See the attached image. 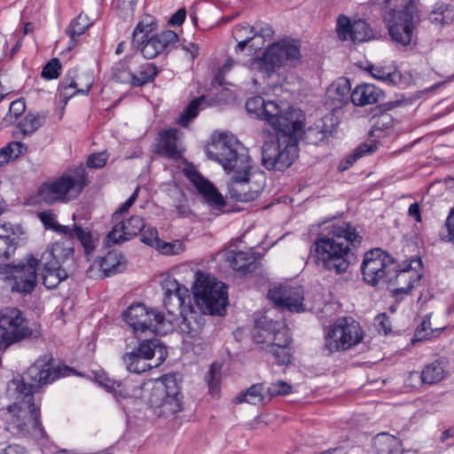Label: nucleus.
Masks as SVG:
<instances>
[{
    "label": "nucleus",
    "instance_id": "nucleus-1",
    "mask_svg": "<svg viewBox=\"0 0 454 454\" xmlns=\"http://www.w3.org/2000/svg\"><path fill=\"white\" fill-rule=\"evenodd\" d=\"M64 375L52 356L46 354L29 366L20 380H11L7 393L18 402L10 406V411L15 412L6 419V430L20 437L27 436L31 429L43 435L45 432L40 420V407L35 405L33 395L44 385Z\"/></svg>",
    "mask_w": 454,
    "mask_h": 454
},
{
    "label": "nucleus",
    "instance_id": "nucleus-2",
    "mask_svg": "<svg viewBox=\"0 0 454 454\" xmlns=\"http://www.w3.org/2000/svg\"><path fill=\"white\" fill-rule=\"evenodd\" d=\"M362 240V236L351 223H333L328 227L327 234L318 237L314 242L312 259L321 270L343 274L349 268L352 247H358Z\"/></svg>",
    "mask_w": 454,
    "mask_h": 454
},
{
    "label": "nucleus",
    "instance_id": "nucleus-3",
    "mask_svg": "<svg viewBox=\"0 0 454 454\" xmlns=\"http://www.w3.org/2000/svg\"><path fill=\"white\" fill-rule=\"evenodd\" d=\"M302 121L296 116L278 128L277 139L264 142L262 147V165L270 171H285L299 155V136L302 131Z\"/></svg>",
    "mask_w": 454,
    "mask_h": 454
},
{
    "label": "nucleus",
    "instance_id": "nucleus-4",
    "mask_svg": "<svg viewBox=\"0 0 454 454\" xmlns=\"http://www.w3.org/2000/svg\"><path fill=\"white\" fill-rule=\"evenodd\" d=\"M206 153L208 159L222 165L229 175L228 181L253 176L255 171H261L254 165L248 149L232 136L221 135L207 147Z\"/></svg>",
    "mask_w": 454,
    "mask_h": 454
},
{
    "label": "nucleus",
    "instance_id": "nucleus-5",
    "mask_svg": "<svg viewBox=\"0 0 454 454\" xmlns=\"http://www.w3.org/2000/svg\"><path fill=\"white\" fill-rule=\"evenodd\" d=\"M252 337L255 343L261 344V348L271 354L278 364H291L292 336L290 329L282 320H274L267 315L255 318L252 329Z\"/></svg>",
    "mask_w": 454,
    "mask_h": 454
},
{
    "label": "nucleus",
    "instance_id": "nucleus-6",
    "mask_svg": "<svg viewBox=\"0 0 454 454\" xmlns=\"http://www.w3.org/2000/svg\"><path fill=\"white\" fill-rule=\"evenodd\" d=\"M402 267L387 252L381 248L367 251L361 264L363 280L371 286L389 285L399 280H407V269Z\"/></svg>",
    "mask_w": 454,
    "mask_h": 454
},
{
    "label": "nucleus",
    "instance_id": "nucleus-7",
    "mask_svg": "<svg viewBox=\"0 0 454 454\" xmlns=\"http://www.w3.org/2000/svg\"><path fill=\"white\" fill-rule=\"evenodd\" d=\"M382 11L392 40L403 46L410 44L417 11L414 0H385Z\"/></svg>",
    "mask_w": 454,
    "mask_h": 454
},
{
    "label": "nucleus",
    "instance_id": "nucleus-8",
    "mask_svg": "<svg viewBox=\"0 0 454 454\" xmlns=\"http://www.w3.org/2000/svg\"><path fill=\"white\" fill-rule=\"evenodd\" d=\"M157 27L155 19L146 15L137 23L132 33L131 45L140 50L144 58L153 59L176 44L178 35L172 30L150 35Z\"/></svg>",
    "mask_w": 454,
    "mask_h": 454
},
{
    "label": "nucleus",
    "instance_id": "nucleus-9",
    "mask_svg": "<svg viewBox=\"0 0 454 454\" xmlns=\"http://www.w3.org/2000/svg\"><path fill=\"white\" fill-rule=\"evenodd\" d=\"M192 294L195 304L204 314L222 316L228 305L227 286L202 271L196 273Z\"/></svg>",
    "mask_w": 454,
    "mask_h": 454
},
{
    "label": "nucleus",
    "instance_id": "nucleus-10",
    "mask_svg": "<svg viewBox=\"0 0 454 454\" xmlns=\"http://www.w3.org/2000/svg\"><path fill=\"white\" fill-rule=\"evenodd\" d=\"M148 402L159 417L174 416L184 408L181 387L175 374H164L155 380Z\"/></svg>",
    "mask_w": 454,
    "mask_h": 454
},
{
    "label": "nucleus",
    "instance_id": "nucleus-11",
    "mask_svg": "<svg viewBox=\"0 0 454 454\" xmlns=\"http://www.w3.org/2000/svg\"><path fill=\"white\" fill-rule=\"evenodd\" d=\"M167 356L168 351L160 340L153 338L139 341L131 351L122 355L121 361L128 372L141 374L158 367Z\"/></svg>",
    "mask_w": 454,
    "mask_h": 454
},
{
    "label": "nucleus",
    "instance_id": "nucleus-12",
    "mask_svg": "<svg viewBox=\"0 0 454 454\" xmlns=\"http://www.w3.org/2000/svg\"><path fill=\"white\" fill-rule=\"evenodd\" d=\"M88 172L84 165L70 168L60 177L46 184L41 195L47 202L76 199L89 184Z\"/></svg>",
    "mask_w": 454,
    "mask_h": 454
},
{
    "label": "nucleus",
    "instance_id": "nucleus-13",
    "mask_svg": "<svg viewBox=\"0 0 454 454\" xmlns=\"http://www.w3.org/2000/svg\"><path fill=\"white\" fill-rule=\"evenodd\" d=\"M364 330L351 317H342L334 321L324 338V349L329 355L349 350L364 340Z\"/></svg>",
    "mask_w": 454,
    "mask_h": 454
},
{
    "label": "nucleus",
    "instance_id": "nucleus-14",
    "mask_svg": "<svg viewBox=\"0 0 454 454\" xmlns=\"http://www.w3.org/2000/svg\"><path fill=\"white\" fill-rule=\"evenodd\" d=\"M73 254L74 247L61 241L53 243L42 254L38 265L43 266V284L47 289L57 287L62 280L67 278V272L63 267L72 259Z\"/></svg>",
    "mask_w": 454,
    "mask_h": 454
},
{
    "label": "nucleus",
    "instance_id": "nucleus-15",
    "mask_svg": "<svg viewBox=\"0 0 454 454\" xmlns=\"http://www.w3.org/2000/svg\"><path fill=\"white\" fill-rule=\"evenodd\" d=\"M33 335L34 332L21 310L12 307L0 310V350H6Z\"/></svg>",
    "mask_w": 454,
    "mask_h": 454
},
{
    "label": "nucleus",
    "instance_id": "nucleus-16",
    "mask_svg": "<svg viewBox=\"0 0 454 454\" xmlns=\"http://www.w3.org/2000/svg\"><path fill=\"white\" fill-rule=\"evenodd\" d=\"M38 260L30 256L26 263L6 264L0 274L10 281L11 291L23 295L30 294L37 284Z\"/></svg>",
    "mask_w": 454,
    "mask_h": 454
},
{
    "label": "nucleus",
    "instance_id": "nucleus-17",
    "mask_svg": "<svg viewBox=\"0 0 454 454\" xmlns=\"http://www.w3.org/2000/svg\"><path fill=\"white\" fill-rule=\"evenodd\" d=\"M246 109L248 114H254L256 119L265 121L273 129L296 119L298 115L293 107H288V110L284 113L276 101H266L261 96L248 98L246 102Z\"/></svg>",
    "mask_w": 454,
    "mask_h": 454
},
{
    "label": "nucleus",
    "instance_id": "nucleus-18",
    "mask_svg": "<svg viewBox=\"0 0 454 454\" xmlns=\"http://www.w3.org/2000/svg\"><path fill=\"white\" fill-rule=\"evenodd\" d=\"M124 321L132 328L133 332L142 333L146 331L157 332L164 324L165 316L157 309H149L144 303H132L123 312Z\"/></svg>",
    "mask_w": 454,
    "mask_h": 454
},
{
    "label": "nucleus",
    "instance_id": "nucleus-19",
    "mask_svg": "<svg viewBox=\"0 0 454 454\" xmlns=\"http://www.w3.org/2000/svg\"><path fill=\"white\" fill-rule=\"evenodd\" d=\"M300 47L294 43L280 41L272 43L264 51L260 59L261 69L268 75H270L279 67L288 61L296 62L300 59Z\"/></svg>",
    "mask_w": 454,
    "mask_h": 454
},
{
    "label": "nucleus",
    "instance_id": "nucleus-20",
    "mask_svg": "<svg viewBox=\"0 0 454 454\" xmlns=\"http://www.w3.org/2000/svg\"><path fill=\"white\" fill-rule=\"evenodd\" d=\"M266 185V176L263 171H255L243 178L227 182V192L231 199L239 202L255 200Z\"/></svg>",
    "mask_w": 454,
    "mask_h": 454
},
{
    "label": "nucleus",
    "instance_id": "nucleus-21",
    "mask_svg": "<svg viewBox=\"0 0 454 454\" xmlns=\"http://www.w3.org/2000/svg\"><path fill=\"white\" fill-rule=\"evenodd\" d=\"M93 85V78L89 74H80L77 69H69L61 80L58 90L61 100L67 101L77 94L88 95Z\"/></svg>",
    "mask_w": 454,
    "mask_h": 454
},
{
    "label": "nucleus",
    "instance_id": "nucleus-22",
    "mask_svg": "<svg viewBox=\"0 0 454 454\" xmlns=\"http://www.w3.org/2000/svg\"><path fill=\"white\" fill-rule=\"evenodd\" d=\"M303 294L301 286L281 285L270 289L268 297L279 309L299 313L304 311Z\"/></svg>",
    "mask_w": 454,
    "mask_h": 454
},
{
    "label": "nucleus",
    "instance_id": "nucleus-23",
    "mask_svg": "<svg viewBox=\"0 0 454 454\" xmlns=\"http://www.w3.org/2000/svg\"><path fill=\"white\" fill-rule=\"evenodd\" d=\"M303 294L301 286L281 285L270 289L268 297L279 309L299 313L304 311Z\"/></svg>",
    "mask_w": 454,
    "mask_h": 454
},
{
    "label": "nucleus",
    "instance_id": "nucleus-24",
    "mask_svg": "<svg viewBox=\"0 0 454 454\" xmlns=\"http://www.w3.org/2000/svg\"><path fill=\"white\" fill-rule=\"evenodd\" d=\"M125 264L124 255L117 250H111L94 262L86 270V275L90 278H105L121 272Z\"/></svg>",
    "mask_w": 454,
    "mask_h": 454
},
{
    "label": "nucleus",
    "instance_id": "nucleus-25",
    "mask_svg": "<svg viewBox=\"0 0 454 454\" xmlns=\"http://www.w3.org/2000/svg\"><path fill=\"white\" fill-rule=\"evenodd\" d=\"M121 65L123 68L115 70V77L122 82H129L132 87H142L153 82L159 74L157 66L149 62L140 64L134 71H130L125 64Z\"/></svg>",
    "mask_w": 454,
    "mask_h": 454
},
{
    "label": "nucleus",
    "instance_id": "nucleus-26",
    "mask_svg": "<svg viewBox=\"0 0 454 454\" xmlns=\"http://www.w3.org/2000/svg\"><path fill=\"white\" fill-rule=\"evenodd\" d=\"M187 177L211 207L222 209L225 207L226 203L222 194L216 190L213 184L201 174L195 170L189 171Z\"/></svg>",
    "mask_w": 454,
    "mask_h": 454
},
{
    "label": "nucleus",
    "instance_id": "nucleus-27",
    "mask_svg": "<svg viewBox=\"0 0 454 454\" xmlns=\"http://www.w3.org/2000/svg\"><path fill=\"white\" fill-rule=\"evenodd\" d=\"M144 219L138 215H133L125 222L116 223L106 236L107 243L114 244L129 240L139 234L145 228Z\"/></svg>",
    "mask_w": 454,
    "mask_h": 454
},
{
    "label": "nucleus",
    "instance_id": "nucleus-28",
    "mask_svg": "<svg viewBox=\"0 0 454 454\" xmlns=\"http://www.w3.org/2000/svg\"><path fill=\"white\" fill-rule=\"evenodd\" d=\"M327 104L333 109L341 108L352 102L351 84L348 79L341 77L334 81L326 90Z\"/></svg>",
    "mask_w": 454,
    "mask_h": 454
},
{
    "label": "nucleus",
    "instance_id": "nucleus-29",
    "mask_svg": "<svg viewBox=\"0 0 454 454\" xmlns=\"http://www.w3.org/2000/svg\"><path fill=\"white\" fill-rule=\"evenodd\" d=\"M334 130L332 117L325 116L303 131V140L308 144L319 145L327 141Z\"/></svg>",
    "mask_w": 454,
    "mask_h": 454
},
{
    "label": "nucleus",
    "instance_id": "nucleus-30",
    "mask_svg": "<svg viewBox=\"0 0 454 454\" xmlns=\"http://www.w3.org/2000/svg\"><path fill=\"white\" fill-rule=\"evenodd\" d=\"M177 134L178 129L176 128L160 131L157 144L158 153L170 159H179L182 155V152L177 148Z\"/></svg>",
    "mask_w": 454,
    "mask_h": 454
},
{
    "label": "nucleus",
    "instance_id": "nucleus-31",
    "mask_svg": "<svg viewBox=\"0 0 454 454\" xmlns=\"http://www.w3.org/2000/svg\"><path fill=\"white\" fill-rule=\"evenodd\" d=\"M383 98V90L370 83L359 84L352 90V103L355 106L376 104Z\"/></svg>",
    "mask_w": 454,
    "mask_h": 454
},
{
    "label": "nucleus",
    "instance_id": "nucleus-32",
    "mask_svg": "<svg viewBox=\"0 0 454 454\" xmlns=\"http://www.w3.org/2000/svg\"><path fill=\"white\" fill-rule=\"evenodd\" d=\"M65 236H67L70 239H76L82 245L87 260L89 261L90 259L97 246L98 239H94L91 231L88 228H82L81 225L74 223L73 228H70V231L67 232Z\"/></svg>",
    "mask_w": 454,
    "mask_h": 454
},
{
    "label": "nucleus",
    "instance_id": "nucleus-33",
    "mask_svg": "<svg viewBox=\"0 0 454 454\" xmlns=\"http://www.w3.org/2000/svg\"><path fill=\"white\" fill-rule=\"evenodd\" d=\"M173 325H176L181 333L193 338L201 332V325L196 320L192 306V312L184 311V309L179 311V314L174 318Z\"/></svg>",
    "mask_w": 454,
    "mask_h": 454
},
{
    "label": "nucleus",
    "instance_id": "nucleus-34",
    "mask_svg": "<svg viewBox=\"0 0 454 454\" xmlns=\"http://www.w3.org/2000/svg\"><path fill=\"white\" fill-rule=\"evenodd\" d=\"M402 441L387 433L378 434L373 438L376 454H403Z\"/></svg>",
    "mask_w": 454,
    "mask_h": 454
},
{
    "label": "nucleus",
    "instance_id": "nucleus-35",
    "mask_svg": "<svg viewBox=\"0 0 454 454\" xmlns=\"http://www.w3.org/2000/svg\"><path fill=\"white\" fill-rule=\"evenodd\" d=\"M231 264L234 270L243 274L254 272L259 268L256 254L244 251L235 253Z\"/></svg>",
    "mask_w": 454,
    "mask_h": 454
},
{
    "label": "nucleus",
    "instance_id": "nucleus-36",
    "mask_svg": "<svg viewBox=\"0 0 454 454\" xmlns=\"http://www.w3.org/2000/svg\"><path fill=\"white\" fill-rule=\"evenodd\" d=\"M368 71L374 78L389 85H399L403 79L401 72L395 66L370 65Z\"/></svg>",
    "mask_w": 454,
    "mask_h": 454
},
{
    "label": "nucleus",
    "instance_id": "nucleus-37",
    "mask_svg": "<svg viewBox=\"0 0 454 454\" xmlns=\"http://www.w3.org/2000/svg\"><path fill=\"white\" fill-rule=\"evenodd\" d=\"M444 368L439 360H435L426 365L421 372H413L412 376L420 378L422 383L432 385L441 381L444 378Z\"/></svg>",
    "mask_w": 454,
    "mask_h": 454
},
{
    "label": "nucleus",
    "instance_id": "nucleus-38",
    "mask_svg": "<svg viewBox=\"0 0 454 454\" xmlns=\"http://www.w3.org/2000/svg\"><path fill=\"white\" fill-rule=\"evenodd\" d=\"M265 387L262 383L252 385L246 391H241L235 397L236 403H247L253 405H258L264 403L268 396L264 393Z\"/></svg>",
    "mask_w": 454,
    "mask_h": 454
},
{
    "label": "nucleus",
    "instance_id": "nucleus-39",
    "mask_svg": "<svg viewBox=\"0 0 454 454\" xmlns=\"http://www.w3.org/2000/svg\"><path fill=\"white\" fill-rule=\"evenodd\" d=\"M90 27V20L86 15L80 13L76 16L66 28V34L69 36V48L74 47L79 42V37L82 35Z\"/></svg>",
    "mask_w": 454,
    "mask_h": 454
},
{
    "label": "nucleus",
    "instance_id": "nucleus-40",
    "mask_svg": "<svg viewBox=\"0 0 454 454\" xmlns=\"http://www.w3.org/2000/svg\"><path fill=\"white\" fill-rule=\"evenodd\" d=\"M232 35L238 42L236 51H243L246 47L250 49L251 43H255V34L253 26L248 23L236 25L232 30Z\"/></svg>",
    "mask_w": 454,
    "mask_h": 454
},
{
    "label": "nucleus",
    "instance_id": "nucleus-41",
    "mask_svg": "<svg viewBox=\"0 0 454 454\" xmlns=\"http://www.w3.org/2000/svg\"><path fill=\"white\" fill-rule=\"evenodd\" d=\"M377 149V145L373 143H363L354 149L352 153L344 157L338 165L339 171L342 172L352 167L357 160L367 155L372 154Z\"/></svg>",
    "mask_w": 454,
    "mask_h": 454
},
{
    "label": "nucleus",
    "instance_id": "nucleus-42",
    "mask_svg": "<svg viewBox=\"0 0 454 454\" xmlns=\"http://www.w3.org/2000/svg\"><path fill=\"white\" fill-rule=\"evenodd\" d=\"M417 262L420 263V260H412L410 262H404L403 267L409 266L407 269V280H399L393 284L387 285V288L393 294V296H398L399 294H408L414 287V280L418 279V276L415 272L411 271V262Z\"/></svg>",
    "mask_w": 454,
    "mask_h": 454
},
{
    "label": "nucleus",
    "instance_id": "nucleus-43",
    "mask_svg": "<svg viewBox=\"0 0 454 454\" xmlns=\"http://www.w3.org/2000/svg\"><path fill=\"white\" fill-rule=\"evenodd\" d=\"M43 116L28 114L17 124L14 136L16 137H19L20 135L29 136L35 132L43 124Z\"/></svg>",
    "mask_w": 454,
    "mask_h": 454
},
{
    "label": "nucleus",
    "instance_id": "nucleus-44",
    "mask_svg": "<svg viewBox=\"0 0 454 454\" xmlns=\"http://www.w3.org/2000/svg\"><path fill=\"white\" fill-rule=\"evenodd\" d=\"M254 33L255 34V43L250 44V51H256L260 50L266 40L271 39L274 35V30L269 24L262 21H256L253 25Z\"/></svg>",
    "mask_w": 454,
    "mask_h": 454
},
{
    "label": "nucleus",
    "instance_id": "nucleus-45",
    "mask_svg": "<svg viewBox=\"0 0 454 454\" xmlns=\"http://www.w3.org/2000/svg\"><path fill=\"white\" fill-rule=\"evenodd\" d=\"M161 289L163 291V295L167 294V302H169L168 300H170L171 295H174L176 299H179L178 297H182V295H186L189 293V289L179 284L177 280L170 276H168L163 278V280L160 283ZM177 301L179 300H176Z\"/></svg>",
    "mask_w": 454,
    "mask_h": 454
},
{
    "label": "nucleus",
    "instance_id": "nucleus-46",
    "mask_svg": "<svg viewBox=\"0 0 454 454\" xmlns=\"http://www.w3.org/2000/svg\"><path fill=\"white\" fill-rule=\"evenodd\" d=\"M428 20L436 25L450 24L454 20V10L450 5H438L429 13Z\"/></svg>",
    "mask_w": 454,
    "mask_h": 454
},
{
    "label": "nucleus",
    "instance_id": "nucleus-47",
    "mask_svg": "<svg viewBox=\"0 0 454 454\" xmlns=\"http://www.w3.org/2000/svg\"><path fill=\"white\" fill-rule=\"evenodd\" d=\"M170 297V300H168L169 302H167V294H165L163 298V305L169 315H174L175 310L181 311L184 309V311L192 312V300L190 292L187 294V297L186 295H182V297H179L180 299H178V301L174 295H171Z\"/></svg>",
    "mask_w": 454,
    "mask_h": 454
},
{
    "label": "nucleus",
    "instance_id": "nucleus-48",
    "mask_svg": "<svg viewBox=\"0 0 454 454\" xmlns=\"http://www.w3.org/2000/svg\"><path fill=\"white\" fill-rule=\"evenodd\" d=\"M372 37V30L364 20H357L353 22L350 40L354 43H363Z\"/></svg>",
    "mask_w": 454,
    "mask_h": 454
},
{
    "label": "nucleus",
    "instance_id": "nucleus-49",
    "mask_svg": "<svg viewBox=\"0 0 454 454\" xmlns=\"http://www.w3.org/2000/svg\"><path fill=\"white\" fill-rule=\"evenodd\" d=\"M37 216L46 230H51L59 234L63 235L70 231L69 226L61 225L58 223L56 215L51 210L39 212Z\"/></svg>",
    "mask_w": 454,
    "mask_h": 454
},
{
    "label": "nucleus",
    "instance_id": "nucleus-50",
    "mask_svg": "<svg viewBox=\"0 0 454 454\" xmlns=\"http://www.w3.org/2000/svg\"><path fill=\"white\" fill-rule=\"evenodd\" d=\"M203 98H198L192 100L189 105L180 114L176 123L181 127H187L200 113V106Z\"/></svg>",
    "mask_w": 454,
    "mask_h": 454
},
{
    "label": "nucleus",
    "instance_id": "nucleus-51",
    "mask_svg": "<svg viewBox=\"0 0 454 454\" xmlns=\"http://www.w3.org/2000/svg\"><path fill=\"white\" fill-rule=\"evenodd\" d=\"M220 368L212 364L208 372L205 375V380L208 386L209 393L212 395L219 394L220 391Z\"/></svg>",
    "mask_w": 454,
    "mask_h": 454
},
{
    "label": "nucleus",
    "instance_id": "nucleus-52",
    "mask_svg": "<svg viewBox=\"0 0 454 454\" xmlns=\"http://www.w3.org/2000/svg\"><path fill=\"white\" fill-rule=\"evenodd\" d=\"M393 128V118L387 113H380L379 116L377 114H373V123L371 129L372 136H375L377 131H387Z\"/></svg>",
    "mask_w": 454,
    "mask_h": 454
},
{
    "label": "nucleus",
    "instance_id": "nucleus-53",
    "mask_svg": "<svg viewBox=\"0 0 454 454\" xmlns=\"http://www.w3.org/2000/svg\"><path fill=\"white\" fill-rule=\"evenodd\" d=\"M115 397L123 399L132 397L136 393V387L129 380L116 381L115 387L111 392Z\"/></svg>",
    "mask_w": 454,
    "mask_h": 454
},
{
    "label": "nucleus",
    "instance_id": "nucleus-54",
    "mask_svg": "<svg viewBox=\"0 0 454 454\" xmlns=\"http://www.w3.org/2000/svg\"><path fill=\"white\" fill-rule=\"evenodd\" d=\"M352 27L353 23H351L350 20L346 15H339L336 30L341 41L349 40Z\"/></svg>",
    "mask_w": 454,
    "mask_h": 454
},
{
    "label": "nucleus",
    "instance_id": "nucleus-55",
    "mask_svg": "<svg viewBox=\"0 0 454 454\" xmlns=\"http://www.w3.org/2000/svg\"><path fill=\"white\" fill-rule=\"evenodd\" d=\"M61 63L59 59H51L43 68L41 72L42 77L47 80L57 79L60 74Z\"/></svg>",
    "mask_w": 454,
    "mask_h": 454
},
{
    "label": "nucleus",
    "instance_id": "nucleus-56",
    "mask_svg": "<svg viewBox=\"0 0 454 454\" xmlns=\"http://www.w3.org/2000/svg\"><path fill=\"white\" fill-rule=\"evenodd\" d=\"M156 249H158L162 254L172 255L182 252L184 250V245L180 240L166 242L160 239Z\"/></svg>",
    "mask_w": 454,
    "mask_h": 454
},
{
    "label": "nucleus",
    "instance_id": "nucleus-57",
    "mask_svg": "<svg viewBox=\"0 0 454 454\" xmlns=\"http://www.w3.org/2000/svg\"><path fill=\"white\" fill-rule=\"evenodd\" d=\"M16 245L13 238L0 235V259H8L15 252Z\"/></svg>",
    "mask_w": 454,
    "mask_h": 454
},
{
    "label": "nucleus",
    "instance_id": "nucleus-58",
    "mask_svg": "<svg viewBox=\"0 0 454 454\" xmlns=\"http://www.w3.org/2000/svg\"><path fill=\"white\" fill-rule=\"evenodd\" d=\"M108 160V153L106 151L100 153H94L88 156L86 166L90 168H102L106 166Z\"/></svg>",
    "mask_w": 454,
    "mask_h": 454
},
{
    "label": "nucleus",
    "instance_id": "nucleus-59",
    "mask_svg": "<svg viewBox=\"0 0 454 454\" xmlns=\"http://www.w3.org/2000/svg\"><path fill=\"white\" fill-rule=\"evenodd\" d=\"M291 385L286 381L278 380L274 382L267 388L269 395L268 401H270L272 396L288 395L291 393Z\"/></svg>",
    "mask_w": 454,
    "mask_h": 454
},
{
    "label": "nucleus",
    "instance_id": "nucleus-60",
    "mask_svg": "<svg viewBox=\"0 0 454 454\" xmlns=\"http://www.w3.org/2000/svg\"><path fill=\"white\" fill-rule=\"evenodd\" d=\"M160 240L156 228H148L142 233L141 241L153 247L156 248Z\"/></svg>",
    "mask_w": 454,
    "mask_h": 454
},
{
    "label": "nucleus",
    "instance_id": "nucleus-61",
    "mask_svg": "<svg viewBox=\"0 0 454 454\" xmlns=\"http://www.w3.org/2000/svg\"><path fill=\"white\" fill-rule=\"evenodd\" d=\"M6 146V149L8 150V153L10 154V157L12 160L17 159L21 154L25 153L27 150V147L26 145H24L21 142L18 141H12L10 142Z\"/></svg>",
    "mask_w": 454,
    "mask_h": 454
},
{
    "label": "nucleus",
    "instance_id": "nucleus-62",
    "mask_svg": "<svg viewBox=\"0 0 454 454\" xmlns=\"http://www.w3.org/2000/svg\"><path fill=\"white\" fill-rule=\"evenodd\" d=\"M139 193V188L137 187L131 196L120 207V208L114 214L113 218L118 221L120 216L127 212L137 199Z\"/></svg>",
    "mask_w": 454,
    "mask_h": 454
},
{
    "label": "nucleus",
    "instance_id": "nucleus-63",
    "mask_svg": "<svg viewBox=\"0 0 454 454\" xmlns=\"http://www.w3.org/2000/svg\"><path fill=\"white\" fill-rule=\"evenodd\" d=\"M26 105L23 99L14 100L10 105L7 118L12 120V117L13 116L15 119H17L24 113Z\"/></svg>",
    "mask_w": 454,
    "mask_h": 454
},
{
    "label": "nucleus",
    "instance_id": "nucleus-64",
    "mask_svg": "<svg viewBox=\"0 0 454 454\" xmlns=\"http://www.w3.org/2000/svg\"><path fill=\"white\" fill-rule=\"evenodd\" d=\"M445 227L448 231V235L446 236L447 240L454 241V207H451L447 216Z\"/></svg>",
    "mask_w": 454,
    "mask_h": 454
}]
</instances>
